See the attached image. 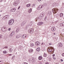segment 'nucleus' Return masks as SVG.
<instances>
[{
	"label": "nucleus",
	"mask_w": 64,
	"mask_h": 64,
	"mask_svg": "<svg viewBox=\"0 0 64 64\" xmlns=\"http://www.w3.org/2000/svg\"><path fill=\"white\" fill-rule=\"evenodd\" d=\"M20 3V1L19 0H15L14 3V5L16 6H17L18 4Z\"/></svg>",
	"instance_id": "obj_1"
},
{
	"label": "nucleus",
	"mask_w": 64,
	"mask_h": 64,
	"mask_svg": "<svg viewBox=\"0 0 64 64\" xmlns=\"http://www.w3.org/2000/svg\"><path fill=\"white\" fill-rule=\"evenodd\" d=\"M11 55H12V54H10V55L11 56Z\"/></svg>",
	"instance_id": "obj_58"
},
{
	"label": "nucleus",
	"mask_w": 64,
	"mask_h": 64,
	"mask_svg": "<svg viewBox=\"0 0 64 64\" xmlns=\"http://www.w3.org/2000/svg\"><path fill=\"white\" fill-rule=\"evenodd\" d=\"M62 56H63V57L64 56V53H63L62 54Z\"/></svg>",
	"instance_id": "obj_39"
},
{
	"label": "nucleus",
	"mask_w": 64,
	"mask_h": 64,
	"mask_svg": "<svg viewBox=\"0 0 64 64\" xmlns=\"http://www.w3.org/2000/svg\"><path fill=\"white\" fill-rule=\"evenodd\" d=\"M33 51V50L30 49L29 50V52H32V51Z\"/></svg>",
	"instance_id": "obj_20"
},
{
	"label": "nucleus",
	"mask_w": 64,
	"mask_h": 64,
	"mask_svg": "<svg viewBox=\"0 0 64 64\" xmlns=\"http://www.w3.org/2000/svg\"><path fill=\"white\" fill-rule=\"evenodd\" d=\"M34 31V29H33V28H32L29 29L28 31V32L30 33H32V32H33Z\"/></svg>",
	"instance_id": "obj_4"
},
{
	"label": "nucleus",
	"mask_w": 64,
	"mask_h": 64,
	"mask_svg": "<svg viewBox=\"0 0 64 64\" xmlns=\"http://www.w3.org/2000/svg\"><path fill=\"white\" fill-rule=\"evenodd\" d=\"M53 59H54V60H55L56 59V58L54 57H53Z\"/></svg>",
	"instance_id": "obj_46"
},
{
	"label": "nucleus",
	"mask_w": 64,
	"mask_h": 64,
	"mask_svg": "<svg viewBox=\"0 0 64 64\" xmlns=\"http://www.w3.org/2000/svg\"><path fill=\"white\" fill-rule=\"evenodd\" d=\"M48 52H52V50L51 49L48 48Z\"/></svg>",
	"instance_id": "obj_13"
},
{
	"label": "nucleus",
	"mask_w": 64,
	"mask_h": 64,
	"mask_svg": "<svg viewBox=\"0 0 64 64\" xmlns=\"http://www.w3.org/2000/svg\"><path fill=\"white\" fill-rule=\"evenodd\" d=\"M56 64H58V63H56Z\"/></svg>",
	"instance_id": "obj_56"
},
{
	"label": "nucleus",
	"mask_w": 64,
	"mask_h": 64,
	"mask_svg": "<svg viewBox=\"0 0 64 64\" xmlns=\"http://www.w3.org/2000/svg\"><path fill=\"white\" fill-rule=\"evenodd\" d=\"M20 6L18 7V9H20Z\"/></svg>",
	"instance_id": "obj_50"
},
{
	"label": "nucleus",
	"mask_w": 64,
	"mask_h": 64,
	"mask_svg": "<svg viewBox=\"0 0 64 64\" xmlns=\"http://www.w3.org/2000/svg\"><path fill=\"white\" fill-rule=\"evenodd\" d=\"M26 62H24V64H26Z\"/></svg>",
	"instance_id": "obj_53"
},
{
	"label": "nucleus",
	"mask_w": 64,
	"mask_h": 64,
	"mask_svg": "<svg viewBox=\"0 0 64 64\" xmlns=\"http://www.w3.org/2000/svg\"><path fill=\"white\" fill-rule=\"evenodd\" d=\"M21 36L20 35H17L16 36V38L17 39H18V38H19Z\"/></svg>",
	"instance_id": "obj_14"
},
{
	"label": "nucleus",
	"mask_w": 64,
	"mask_h": 64,
	"mask_svg": "<svg viewBox=\"0 0 64 64\" xmlns=\"http://www.w3.org/2000/svg\"><path fill=\"white\" fill-rule=\"evenodd\" d=\"M45 64H49V63L48 62H46V63Z\"/></svg>",
	"instance_id": "obj_49"
},
{
	"label": "nucleus",
	"mask_w": 64,
	"mask_h": 64,
	"mask_svg": "<svg viewBox=\"0 0 64 64\" xmlns=\"http://www.w3.org/2000/svg\"><path fill=\"white\" fill-rule=\"evenodd\" d=\"M2 35H0V39L1 38H2Z\"/></svg>",
	"instance_id": "obj_44"
},
{
	"label": "nucleus",
	"mask_w": 64,
	"mask_h": 64,
	"mask_svg": "<svg viewBox=\"0 0 64 64\" xmlns=\"http://www.w3.org/2000/svg\"><path fill=\"white\" fill-rule=\"evenodd\" d=\"M32 8H30V9L28 10V13H30L31 12H32Z\"/></svg>",
	"instance_id": "obj_12"
},
{
	"label": "nucleus",
	"mask_w": 64,
	"mask_h": 64,
	"mask_svg": "<svg viewBox=\"0 0 64 64\" xmlns=\"http://www.w3.org/2000/svg\"><path fill=\"white\" fill-rule=\"evenodd\" d=\"M2 0H0V2H1V1H2Z\"/></svg>",
	"instance_id": "obj_52"
},
{
	"label": "nucleus",
	"mask_w": 64,
	"mask_h": 64,
	"mask_svg": "<svg viewBox=\"0 0 64 64\" xmlns=\"http://www.w3.org/2000/svg\"><path fill=\"white\" fill-rule=\"evenodd\" d=\"M60 26H64V22H63L62 23H61L60 24Z\"/></svg>",
	"instance_id": "obj_18"
},
{
	"label": "nucleus",
	"mask_w": 64,
	"mask_h": 64,
	"mask_svg": "<svg viewBox=\"0 0 64 64\" xmlns=\"http://www.w3.org/2000/svg\"><path fill=\"white\" fill-rule=\"evenodd\" d=\"M43 42H42V43L41 44L42 45H43Z\"/></svg>",
	"instance_id": "obj_55"
},
{
	"label": "nucleus",
	"mask_w": 64,
	"mask_h": 64,
	"mask_svg": "<svg viewBox=\"0 0 64 64\" xmlns=\"http://www.w3.org/2000/svg\"><path fill=\"white\" fill-rule=\"evenodd\" d=\"M9 51H10V52H12V51H13V50H12V49L11 48H10V49Z\"/></svg>",
	"instance_id": "obj_29"
},
{
	"label": "nucleus",
	"mask_w": 64,
	"mask_h": 64,
	"mask_svg": "<svg viewBox=\"0 0 64 64\" xmlns=\"http://www.w3.org/2000/svg\"><path fill=\"white\" fill-rule=\"evenodd\" d=\"M58 10H59V9L57 8H54L52 10V12L54 13H56Z\"/></svg>",
	"instance_id": "obj_3"
},
{
	"label": "nucleus",
	"mask_w": 64,
	"mask_h": 64,
	"mask_svg": "<svg viewBox=\"0 0 64 64\" xmlns=\"http://www.w3.org/2000/svg\"><path fill=\"white\" fill-rule=\"evenodd\" d=\"M37 51H39L40 50V48H38L36 49Z\"/></svg>",
	"instance_id": "obj_21"
},
{
	"label": "nucleus",
	"mask_w": 64,
	"mask_h": 64,
	"mask_svg": "<svg viewBox=\"0 0 64 64\" xmlns=\"http://www.w3.org/2000/svg\"><path fill=\"white\" fill-rule=\"evenodd\" d=\"M40 7H39V6L38 7V10H40Z\"/></svg>",
	"instance_id": "obj_34"
},
{
	"label": "nucleus",
	"mask_w": 64,
	"mask_h": 64,
	"mask_svg": "<svg viewBox=\"0 0 64 64\" xmlns=\"http://www.w3.org/2000/svg\"><path fill=\"white\" fill-rule=\"evenodd\" d=\"M52 56H53V57H54V56H55V54H53Z\"/></svg>",
	"instance_id": "obj_47"
},
{
	"label": "nucleus",
	"mask_w": 64,
	"mask_h": 64,
	"mask_svg": "<svg viewBox=\"0 0 64 64\" xmlns=\"http://www.w3.org/2000/svg\"><path fill=\"white\" fill-rule=\"evenodd\" d=\"M8 16V15H7V16Z\"/></svg>",
	"instance_id": "obj_61"
},
{
	"label": "nucleus",
	"mask_w": 64,
	"mask_h": 64,
	"mask_svg": "<svg viewBox=\"0 0 64 64\" xmlns=\"http://www.w3.org/2000/svg\"><path fill=\"white\" fill-rule=\"evenodd\" d=\"M48 14L49 15H51V12H48Z\"/></svg>",
	"instance_id": "obj_32"
},
{
	"label": "nucleus",
	"mask_w": 64,
	"mask_h": 64,
	"mask_svg": "<svg viewBox=\"0 0 64 64\" xmlns=\"http://www.w3.org/2000/svg\"><path fill=\"white\" fill-rule=\"evenodd\" d=\"M35 4H32V7H34V6H35Z\"/></svg>",
	"instance_id": "obj_36"
},
{
	"label": "nucleus",
	"mask_w": 64,
	"mask_h": 64,
	"mask_svg": "<svg viewBox=\"0 0 64 64\" xmlns=\"http://www.w3.org/2000/svg\"><path fill=\"white\" fill-rule=\"evenodd\" d=\"M44 24V22H40L38 23L37 25H38L39 26L40 25H42V24Z\"/></svg>",
	"instance_id": "obj_5"
},
{
	"label": "nucleus",
	"mask_w": 64,
	"mask_h": 64,
	"mask_svg": "<svg viewBox=\"0 0 64 64\" xmlns=\"http://www.w3.org/2000/svg\"><path fill=\"white\" fill-rule=\"evenodd\" d=\"M42 0H38V1L39 2V1H41Z\"/></svg>",
	"instance_id": "obj_48"
},
{
	"label": "nucleus",
	"mask_w": 64,
	"mask_h": 64,
	"mask_svg": "<svg viewBox=\"0 0 64 64\" xmlns=\"http://www.w3.org/2000/svg\"><path fill=\"white\" fill-rule=\"evenodd\" d=\"M6 64H8V63H7Z\"/></svg>",
	"instance_id": "obj_64"
},
{
	"label": "nucleus",
	"mask_w": 64,
	"mask_h": 64,
	"mask_svg": "<svg viewBox=\"0 0 64 64\" xmlns=\"http://www.w3.org/2000/svg\"><path fill=\"white\" fill-rule=\"evenodd\" d=\"M0 16H1V14H0Z\"/></svg>",
	"instance_id": "obj_60"
},
{
	"label": "nucleus",
	"mask_w": 64,
	"mask_h": 64,
	"mask_svg": "<svg viewBox=\"0 0 64 64\" xmlns=\"http://www.w3.org/2000/svg\"><path fill=\"white\" fill-rule=\"evenodd\" d=\"M52 31H54L55 30V27H52Z\"/></svg>",
	"instance_id": "obj_11"
},
{
	"label": "nucleus",
	"mask_w": 64,
	"mask_h": 64,
	"mask_svg": "<svg viewBox=\"0 0 64 64\" xmlns=\"http://www.w3.org/2000/svg\"><path fill=\"white\" fill-rule=\"evenodd\" d=\"M11 28H8V30L9 31H10L11 30Z\"/></svg>",
	"instance_id": "obj_38"
},
{
	"label": "nucleus",
	"mask_w": 64,
	"mask_h": 64,
	"mask_svg": "<svg viewBox=\"0 0 64 64\" xmlns=\"http://www.w3.org/2000/svg\"><path fill=\"white\" fill-rule=\"evenodd\" d=\"M60 17H63V14L62 13H61L60 14Z\"/></svg>",
	"instance_id": "obj_16"
},
{
	"label": "nucleus",
	"mask_w": 64,
	"mask_h": 64,
	"mask_svg": "<svg viewBox=\"0 0 64 64\" xmlns=\"http://www.w3.org/2000/svg\"><path fill=\"white\" fill-rule=\"evenodd\" d=\"M39 64H42V63L41 62H39Z\"/></svg>",
	"instance_id": "obj_45"
},
{
	"label": "nucleus",
	"mask_w": 64,
	"mask_h": 64,
	"mask_svg": "<svg viewBox=\"0 0 64 64\" xmlns=\"http://www.w3.org/2000/svg\"><path fill=\"white\" fill-rule=\"evenodd\" d=\"M0 12H2V10H1Z\"/></svg>",
	"instance_id": "obj_59"
},
{
	"label": "nucleus",
	"mask_w": 64,
	"mask_h": 64,
	"mask_svg": "<svg viewBox=\"0 0 64 64\" xmlns=\"http://www.w3.org/2000/svg\"><path fill=\"white\" fill-rule=\"evenodd\" d=\"M62 43L61 42H60L58 43V46L59 47H62Z\"/></svg>",
	"instance_id": "obj_6"
},
{
	"label": "nucleus",
	"mask_w": 64,
	"mask_h": 64,
	"mask_svg": "<svg viewBox=\"0 0 64 64\" xmlns=\"http://www.w3.org/2000/svg\"><path fill=\"white\" fill-rule=\"evenodd\" d=\"M3 53H4V54H6V53H7V52H6V51H4Z\"/></svg>",
	"instance_id": "obj_33"
},
{
	"label": "nucleus",
	"mask_w": 64,
	"mask_h": 64,
	"mask_svg": "<svg viewBox=\"0 0 64 64\" xmlns=\"http://www.w3.org/2000/svg\"><path fill=\"white\" fill-rule=\"evenodd\" d=\"M19 28H17L16 30V32H18V31H19Z\"/></svg>",
	"instance_id": "obj_24"
},
{
	"label": "nucleus",
	"mask_w": 64,
	"mask_h": 64,
	"mask_svg": "<svg viewBox=\"0 0 64 64\" xmlns=\"http://www.w3.org/2000/svg\"><path fill=\"white\" fill-rule=\"evenodd\" d=\"M44 57H46L47 56V54L46 53H44Z\"/></svg>",
	"instance_id": "obj_23"
},
{
	"label": "nucleus",
	"mask_w": 64,
	"mask_h": 64,
	"mask_svg": "<svg viewBox=\"0 0 64 64\" xmlns=\"http://www.w3.org/2000/svg\"><path fill=\"white\" fill-rule=\"evenodd\" d=\"M60 60V61H61V62H63V60L62 59H61Z\"/></svg>",
	"instance_id": "obj_40"
},
{
	"label": "nucleus",
	"mask_w": 64,
	"mask_h": 64,
	"mask_svg": "<svg viewBox=\"0 0 64 64\" xmlns=\"http://www.w3.org/2000/svg\"><path fill=\"white\" fill-rule=\"evenodd\" d=\"M33 24V22H30L28 24V26H32Z\"/></svg>",
	"instance_id": "obj_8"
},
{
	"label": "nucleus",
	"mask_w": 64,
	"mask_h": 64,
	"mask_svg": "<svg viewBox=\"0 0 64 64\" xmlns=\"http://www.w3.org/2000/svg\"><path fill=\"white\" fill-rule=\"evenodd\" d=\"M23 23L24 24H25L26 23V21H25Z\"/></svg>",
	"instance_id": "obj_35"
},
{
	"label": "nucleus",
	"mask_w": 64,
	"mask_h": 64,
	"mask_svg": "<svg viewBox=\"0 0 64 64\" xmlns=\"http://www.w3.org/2000/svg\"><path fill=\"white\" fill-rule=\"evenodd\" d=\"M1 62V61L0 60V62Z\"/></svg>",
	"instance_id": "obj_63"
},
{
	"label": "nucleus",
	"mask_w": 64,
	"mask_h": 64,
	"mask_svg": "<svg viewBox=\"0 0 64 64\" xmlns=\"http://www.w3.org/2000/svg\"><path fill=\"white\" fill-rule=\"evenodd\" d=\"M2 32H4V31H5V30L3 28H2Z\"/></svg>",
	"instance_id": "obj_27"
},
{
	"label": "nucleus",
	"mask_w": 64,
	"mask_h": 64,
	"mask_svg": "<svg viewBox=\"0 0 64 64\" xmlns=\"http://www.w3.org/2000/svg\"><path fill=\"white\" fill-rule=\"evenodd\" d=\"M51 44H52L51 43L49 44L50 45H51Z\"/></svg>",
	"instance_id": "obj_51"
},
{
	"label": "nucleus",
	"mask_w": 64,
	"mask_h": 64,
	"mask_svg": "<svg viewBox=\"0 0 64 64\" xmlns=\"http://www.w3.org/2000/svg\"><path fill=\"white\" fill-rule=\"evenodd\" d=\"M27 36L26 35L24 34L22 36V38H26Z\"/></svg>",
	"instance_id": "obj_9"
},
{
	"label": "nucleus",
	"mask_w": 64,
	"mask_h": 64,
	"mask_svg": "<svg viewBox=\"0 0 64 64\" xmlns=\"http://www.w3.org/2000/svg\"><path fill=\"white\" fill-rule=\"evenodd\" d=\"M24 25V24L22 23V26H23Z\"/></svg>",
	"instance_id": "obj_42"
},
{
	"label": "nucleus",
	"mask_w": 64,
	"mask_h": 64,
	"mask_svg": "<svg viewBox=\"0 0 64 64\" xmlns=\"http://www.w3.org/2000/svg\"><path fill=\"white\" fill-rule=\"evenodd\" d=\"M32 62L33 63H34V62H35V60L34 59H32Z\"/></svg>",
	"instance_id": "obj_26"
},
{
	"label": "nucleus",
	"mask_w": 64,
	"mask_h": 64,
	"mask_svg": "<svg viewBox=\"0 0 64 64\" xmlns=\"http://www.w3.org/2000/svg\"><path fill=\"white\" fill-rule=\"evenodd\" d=\"M38 59L39 60H42V57L41 56H40L38 57Z\"/></svg>",
	"instance_id": "obj_17"
},
{
	"label": "nucleus",
	"mask_w": 64,
	"mask_h": 64,
	"mask_svg": "<svg viewBox=\"0 0 64 64\" xmlns=\"http://www.w3.org/2000/svg\"><path fill=\"white\" fill-rule=\"evenodd\" d=\"M2 28H3V29H6V28L5 27H2Z\"/></svg>",
	"instance_id": "obj_43"
},
{
	"label": "nucleus",
	"mask_w": 64,
	"mask_h": 64,
	"mask_svg": "<svg viewBox=\"0 0 64 64\" xmlns=\"http://www.w3.org/2000/svg\"><path fill=\"white\" fill-rule=\"evenodd\" d=\"M11 34H12V35H14V34H15V32H14V31H13L12 32Z\"/></svg>",
	"instance_id": "obj_25"
},
{
	"label": "nucleus",
	"mask_w": 64,
	"mask_h": 64,
	"mask_svg": "<svg viewBox=\"0 0 64 64\" xmlns=\"http://www.w3.org/2000/svg\"><path fill=\"white\" fill-rule=\"evenodd\" d=\"M15 56H14L12 58V59H15Z\"/></svg>",
	"instance_id": "obj_28"
},
{
	"label": "nucleus",
	"mask_w": 64,
	"mask_h": 64,
	"mask_svg": "<svg viewBox=\"0 0 64 64\" xmlns=\"http://www.w3.org/2000/svg\"><path fill=\"white\" fill-rule=\"evenodd\" d=\"M2 18L3 19V18H4V17H3Z\"/></svg>",
	"instance_id": "obj_62"
},
{
	"label": "nucleus",
	"mask_w": 64,
	"mask_h": 64,
	"mask_svg": "<svg viewBox=\"0 0 64 64\" xmlns=\"http://www.w3.org/2000/svg\"><path fill=\"white\" fill-rule=\"evenodd\" d=\"M16 11V8H14L10 10L11 12H15Z\"/></svg>",
	"instance_id": "obj_7"
},
{
	"label": "nucleus",
	"mask_w": 64,
	"mask_h": 64,
	"mask_svg": "<svg viewBox=\"0 0 64 64\" xmlns=\"http://www.w3.org/2000/svg\"><path fill=\"white\" fill-rule=\"evenodd\" d=\"M34 46V44L33 43H31L30 44V46L31 47H33Z\"/></svg>",
	"instance_id": "obj_22"
},
{
	"label": "nucleus",
	"mask_w": 64,
	"mask_h": 64,
	"mask_svg": "<svg viewBox=\"0 0 64 64\" xmlns=\"http://www.w3.org/2000/svg\"><path fill=\"white\" fill-rule=\"evenodd\" d=\"M62 37H63V36H62Z\"/></svg>",
	"instance_id": "obj_57"
},
{
	"label": "nucleus",
	"mask_w": 64,
	"mask_h": 64,
	"mask_svg": "<svg viewBox=\"0 0 64 64\" xmlns=\"http://www.w3.org/2000/svg\"><path fill=\"white\" fill-rule=\"evenodd\" d=\"M54 35H55V33H54Z\"/></svg>",
	"instance_id": "obj_54"
},
{
	"label": "nucleus",
	"mask_w": 64,
	"mask_h": 64,
	"mask_svg": "<svg viewBox=\"0 0 64 64\" xmlns=\"http://www.w3.org/2000/svg\"><path fill=\"white\" fill-rule=\"evenodd\" d=\"M35 44L36 46H38V45H39L40 44V42H36Z\"/></svg>",
	"instance_id": "obj_10"
},
{
	"label": "nucleus",
	"mask_w": 64,
	"mask_h": 64,
	"mask_svg": "<svg viewBox=\"0 0 64 64\" xmlns=\"http://www.w3.org/2000/svg\"><path fill=\"white\" fill-rule=\"evenodd\" d=\"M59 15V14H57L56 15V17H58V16Z\"/></svg>",
	"instance_id": "obj_37"
},
{
	"label": "nucleus",
	"mask_w": 64,
	"mask_h": 64,
	"mask_svg": "<svg viewBox=\"0 0 64 64\" xmlns=\"http://www.w3.org/2000/svg\"><path fill=\"white\" fill-rule=\"evenodd\" d=\"M43 6L42 5H40L39 6V7H40V9L43 8Z\"/></svg>",
	"instance_id": "obj_19"
},
{
	"label": "nucleus",
	"mask_w": 64,
	"mask_h": 64,
	"mask_svg": "<svg viewBox=\"0 0 64 64\" xmlns=\"http://www.w3.org/2000/svg\"><path fill=\"white\" fill-rule=\"evenodd\" d=\"M41 16H44V14H41Z\"/></svg>",
	"instance_id": "obj_41"
},
{
	"label": "nucleus",
	"mask_w": 64,
	"mask_h": 64,
	"mask_svg": "<svg viewBox=\"0 0 64 64\" xmlns=\"http://www.w3.org/2000/svg\"><path fill=\"white\" fill-rule=\"evenodd\" d=\"M39 19V18H36L35 20L36 21H37V20Z\"/></svg>",
	"instance_id": "obj_30"
},
{
	"label": "nucleus",
	"mask_w": 64,
	"mask_h": 64,
	"mask_svg": "<svg viewBox=\"0 0 64 64\" xmlns=\"http://www.w3.org/2000/svg\"><path fill=\"white\" fill-rule=\"evenodd\" d=\"M14 20L13 19L10 20L8 24L9 25H12L14 23Z\"/></svg>",
	"instance_id": "obj_2"
},
{
	"label": "nucleus",
	"mask_w": 64,
	"mask_h": 64,
	"mask_svg": "<svg viewBox=\"0 0 64 64\" xmlns=\"http://www.w3.org/2000/svg\"><path fill=\"white\" fill-rule=\"evenodd\" d=\"M13 35L11 34H10V37H12Z\"/></svg>",
	"instance_id": "obj_31"
},
{
	"label": "nucleus",
	"mask_w": 64,
	"mask_h": 64,
	"mask_svg": "<svg viewBox=\"0 0 64 64\" xmlns=\"http://www.w3.org/2000/svg\"><path fill=\"white\" fill-rule=\"evenodd\" d=\"M30 5H31V4H28L26 5V7H29L30 6Z\"/></svg>",
	"instance_id": "obj_15"
}]
</instances>
